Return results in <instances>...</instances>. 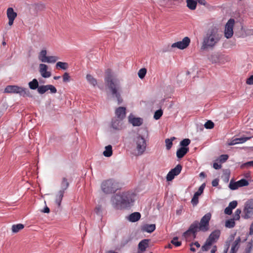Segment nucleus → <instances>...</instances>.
I'll list each match as a JSON object with an SVG mask.
<instances>
[{"label": "nucleus", "instance_id": "f257e3e1", "mask_svg": "<svg viewBox=\"0 0 253 253\" xmlns=\"http://www.w3.org/2000/svg\"><path fill=\"white\" fill-rule=\"evenodd\" d=\"M134 197L135 194L131 192H120L111 197V202L113 207L116 210L127 209L132 206Z\"/></svg>", "mask_w": 253, "mask_h": 253}, {"label": "nucleus", "instance_id": "f03ea898", "mask_svg": "<svg viewBox=\"0 0 253 253\" xmlns=\"http://www.w3.org/2000/svg\"><path fill=\"white\" fill-rule=\"evenodd\" d=\"M211 216V213L209 212L202 217L200 222L195 220L190 225L188 230L183 233L182 236L187 238L192 234L193 238L195 239L198 232H206L208 231L210 229L209 222Z\"/></svg>", "mask_w": 253, "mask_h": 253}, {"label": "nucleus", "instance_id": "7ed1b4c3", "mask_svg": "<svg viewBox=\"0 0 253 253\" xmlns=\"http://www.w3.org/2000/svg\"><path fill=\"white\" fill-rule=\"evenodd\" d=\"M104 81L105 85L109 90L112 97L117 99L118 104H122L123 99L121 96L122 87L120 82L118 79L113 78L109 69L106 71Z\"/></svg>", "mask_w": 253, "mask_h": 253}, {"label": "nucleus", "instance_id": "20e7f679", "mask_svg": "<svg viewBox=\"0 0 253 253\" xmlns=\"http://www.w3.org/2000/svg\"><path fill=\"white\" fill-rule=\"evenodd\" d=\"M221 35L219 34L218 29L215 26H211L207 32L204 37L201 49L205 50L213 47L220 41Z\"/></svg>", "mask_w": 253, "mask_h": 253}, {"label": "nucleus", "instance_id": "39448f33", "mask_svg": "<svg viewBox=\"0 0 253 253\" xmlns=\"http://www.w3.org/2000/svg\"><path fill=\"white\" fill-rule=\"evenodd\" d=\"M4 92L18 94L23 97H29L32 98H34V96L31 93L28 88L16 85H9L6 86L4 89Z\"/></svg>", "mask_w": 253, "mask_h": 253}, {"label": "nucleus", "instance_id": "423d86ee", "mask_svg": "<svg viewBox=\"0 0 253 253\" xmlns=\"http://www.w3.org/2000/svg\"><path fill=\"white\" fill-rule=\"evenodd\" d=\"M101 188L106 194L114 193L119 189V183L113 179H109L102 182Z\"/></svg>", "mask_w": 253, "mask_h": 253}, {"label": "nucleus", "instance_id": "0eeeda50", "mask_svg": "<svg viewBox=\"0 0 253 253\" xmlns=\"http://www.w3.org/2000/svg\"><path fill=\"white\" fill-rule=\"evenodd\" d=\"M133 143L136 145V149L138 155H142L146 150V142L145 138L141 135H138L134 138Z\"/></svg>", "mask_w": 253, "mask_h": 253}, {"label": "nucleus", "instance_id": "6e6552de", "mask_svg": "<svg viewBox=\"0 0 253 253\" xmlns=\"http://www.w3.org/2000/svg\"><path fill=\"white\" fill-rule=\"evenodd\" d=\"M234 24L235 20L230 18L225 24L224 36L227 39H230L233 36Z\"/></svg>", "mask_w": 253, "mask_h": 253}, {"label": "nucleus", "instance_id": "1a4fd4ad", "mask_svg": "<svg viewBox=\"0 0 253 253\" xmlns=\"http://www.w3.org/2000/svg\"><path fill=\"white\" fill-rule=\"evenodd\" d=\"M253 200L250 199L248 200L245 204L244 209V215L243 217L245 219L249 218L253 213Z\"/></svg>", "mask_w": 253, "mask_h": 253}, {"label": "nucleus", "instance_id": "9d476101", "mask_svg": "<svg viewBox=\"0 0 253 253\" xmlns=\"http://www.w3.org/2000/svg\"><path fill=\"white\" fill-rule=\"evenodd\" d=\"M182 166L180 164H178L176 166L172 169L168 173L166 179L168 181H170L173 180L175 176L178 175L181 172Z\"/></svg>", "mask_w": 253, "mask_h": 253}, {"label": "nucleus", "instance_id": "9b49d317", "mask_svg": "<svg viewBox=\"0 0 253 253\" xmlns=\"http://www.w3.org/2000/svg\"><path fill=\"white\" fill-rule=\"evenodd\" d=\"M190 43V38L188 37H185L183 39L182 41L172 43L171 47L172 48L177 47L180 49H184L189 46Z\"/></svg>", "mask_w": 253, "mask_h": 253}, {"label": "nucleus", "instance_id": "f8f14e48", "mask_svg": "<svg viewBox=\"0 0 253 253\" xmlns=\"http://www.w3.org/2000/svg\"><path fill=\"white\" fill-rule=\"evenodd\" d=\"M48 90H50L51 93H55L57 92L56 87L51 84L39 85L37 89L38 93L41 94L45 93Z\"/></svg>", "mask_w": 253, "mask_h": 253}, {"label": "nucleus", "instance_id": "ddd939ff", "mask_svg": "<svg viewBox=\"0 0 253 253\" xmlns=\"http://www.w3.org/2000/svg\"><path fill=\"white\" fill-rule=\"evenodd\" d=\"M220 231L219 230H215L212 231L207 239L206 241L210 242L211 244H213L216 242L219 238Z\"/></svg>", "mask_w": 253, "mask_h": 253}, {"label": "nucleus", "instance_id": "4468645a", "mask_svg": "<svg viewBox=\"0 0 253 253\" xmlns=\"http://www.w3.org/2000/svg\"><path fill=\"white\" fill-rule=\"evenodd\" d=\"M48 66L44 64H40L39 65V72L41 76L44 78H49L51 76V73L47 71Z\"/></svg>", "mask_w": 253, "mask_h": 253}, {"label": "nucleus", "instance_id": "2eb2a0df", "mask_svg": "<svg viewBox=\"0 0 253 253\" xmlns=\"http://www.w3.org/2000/svg\"><path fill=\"white\" fill-rule=\"evenodd\" d=\"M115 114L117 119L123 120L126 115V108L125 107H119L116 109Z\"/></svg>", "mask_w": 253, "mask_h": 253}, {"label": "nucleus", "instance_id": "dca6fc26", "mask_svg": "<svg viewBox=\"0 0 253 253\" xmlns=\"http://www.w3.org/2000/svg\"><path fill=\"white\" fill-rule=\"evenodd\" d=\"M223 55L219 53H214L211 54L208 57V59L212 63H216L221 61L223 58Z\"/></svg>", "mask_w": 253, "mask_h": 253}, {"label": "nucleus", "instance_id": "f3484780", "mask_svg": "<svg viewBox=\"0 0 253 253\" xmlns=\"http://www.w3.org/2000/svg\"><path fill=\"white\" fill-rule=\"evenodd\" d=\"M122 120L119 119H113L111 122V126L115 130H121L122 128Z\"/></svg>", "mask_w": 253, "mask_h": 253}, {"label": "nucleus", "instance_id": "a211bd4d", "mask_svg": "<svg viewBox=\"0 0 253 253\" xmlns=\"http://www.w3.org/2000/svg\"><path fill=\"white\" fill-rule=\"evenodd\" d=\"M128 121L133 126H139L143 124V119L139 117L131 118L130 116H129Z\"/></svg>", "mask_w": 253, "mask_h": 253}, {"label": "nucleus", "instance_id": "6ab92c4d", "mask_svg": "<svg viewBox=\"0 0 253 253\" xmlns=\"http://www.w3.org/2000/svg\"><path fill=\"white\" fill-rule=\"evenodd\" d=\"M189 148H179L176 151V156L179 159H181L189 152Z\"/></svg>", "mask_w": 253, "mask_h": 253}, {"label": "nucleus", "instance_id": "aec40b11", "mask_svg": "<svg viewBox=\"0 0 253 253\" xmlns=\"http://www.w3.org/2000/svg\"><path fill=\"white\" fill-rule=\"evenodd\" d=\"M251 137H243L241 138H236L231 140L229 143V145H234L239 143H243L246 141L250 139Z\"/></svg>", "mask_w": 253, "mask_h": 253}, {"label": "nucleus", "instance_id": "412c9836", "mask_svg": "<svg viewBox=\"0 0 253 253\" xmlns=\"http://www.w3.org/2000/svg\"><path fill=\"white\" fill-rule=\"evenodd\" d=\"M141 217V214L138 212H134L130 214L128 217V219L129 221L132 222H135L138 221Z\"/></svg>", "mask_w": 253, "mask_h": 253}, {"label": "nucleus", "instance_id": "4be33fe9", "mask_svg": "<svg viewBox=\"0 0 253 253\" xmlns=\"http://www.w3.org/2000/svg\"><path fill=\"white\" fill-rule=\"evenodd\" d=\"M156 229V225L155 224H146L144 225L141 228L143 232H147L148 233L153 232Z\"/></svg>", "mask_w": 253, "mask_h": 253}, {"label": "nucleus", "instance_id": "5701e85b", "mask_svg": "<svg viewBox=\"0 0 253 253\" xmlns=\"http://www.w3.org/2000/svg\"><path fill=\"white\" fill-rule=\"evenodd\" d=\"M149 240L144 239L140 241L138 244V249L142 252H144L146 249L148 247Z\"/></svg>", "mask_w": 253, "mask_h": 253}, {"label": "nucleus", "instance_id": "b1692460", "mask_svg": "<svg viewBox=\"0 0 253 253\" xmlns=\"http://www.w3.org/2000/svg\"><path fill=\"white\" fill-rule=\"evenodd\" d=\"M6 13L8 19H15L17 16V13L14 11L12 7L8 8Z\"/></svg>", "mask_w": 253, "mask_h": 253}, {"label": "nucleus", "instance_id": "393cba45", "mask_svg": "<svg viewBox=\"0 0 253 253\" xmlns=\"http://www.w3.org/2000/svg\"><path fill=\"white\" fill-rule=\"evenodd\" d=\"M28 85L31 89L35 90L38 89L39 86L38 81L36 79H34L28 83Z\"/></svg>", "mask_w": 253, "mask_h": 253}, {"label": "nucleus", "instance_id": "a878e982", "mask_svg": "<svg viewBox=\"0 0 253 253\" xmlns=\"http://www.w3.org/2000/svg\"><path fill=\"white\" fill-rule=\"evenodd\" d=\"M187 6L190 10H195L196 8L197 1L196 0H186Z\"/></svg>", "mask_w": 253, "mask_h": 253}, {"label": "nucleus", "instance_id": "bb28decb", "mask_svg": "<svg viewBox=\"0 0 253 253\" xmlns=\"http://www.w3.org/2000/svg\"><path fill=\"white\" fill-rule=\"evenodd\" d=\"M64 192L63 190H59L58 194L56 195L55 202L57 204L58 207H60L61 203L64 196Z\"/></svg>", "mask_w": 253, "mask_h": 253}, {"label": "nucleus", "instance_id": "cd10ccee", "mask_svg": "<svg viewBox=\"0 0 253 253\" xmlns=\"http://www.w3.org/2000/svg\"><path fill=\"white\" fill-rule=\"evenodd\" d=\"M105 150L103 154L104 156L109 157L112 155V147L111 145H107L105 147Z\"/></svg>", "mask_w": 253, "mask_h": 253}, {"label": "nucleus", "instance_id": "c85d7f7f", "mask_svg": "<svg viewBox=\"0 0 253 253\" xmlns=\"http://www.w3.org/2000/svg\"><path fill=\"white\" fill-rule=\"evenodd\" d=\"M132 240V237L130 235L123 237L121 242V247H124L127 245Z\"/></svg>", "mask_w": 253, "mask_h": 253}, {"label": "nucleus", "instance_id": "c756f323", "mask_svg": "<svg viewBox=\"0 0 253 253\" xmlns=\"http://www.w3.org/2000/svg\"><path fill=\"white\" fill-rule=\"evenodd\" d=\"M24 227V225L23 224L19 223L17 224H14L12 226V231L13 233H17L20 230L23 229Z\"/></svg>", "mask_w": 253, "mask_h": 253}, {"label": "nucleus", "instance_id": "7c9ffc66", "mask_svg": "<svg viewBox=\"0 0 253 253\" xmlns=\"http://www.w3.org/2000/svg\"><path fill=\"white\" fill-rule=\"evenodd\" d=\"M69 186V183L67 181V179L65 177H63L62 178L61 184V188L60 190H63L64 192L68 188Z\"/></svg>", "mask_w": 253, "mask_h": 253}, {"label": "nucleus", "instance_id": "2f4dec72", "mask_svg": "<svg viewBox=\"0 0 253 253\" xmlns=\"http://www.w3.org/2000/svg\"><path fill=\"white\" fill-rule=\"evenodd\" d=\"M86 78L88 82L93 86H95L97 84V80L91 75L87 74Z\"/></svg>", "mask_w": 253, "mask_h": 253}, {"label": "nucleus", "instance_id": "473e14b6", "mask_svg": "<svg viewBox=\"0 0 253 253\" xmlns=\"http://www.w3.org/2000/svg\"><path fill=\"white\" fill-rule=\"evenodd\" d=\"M69 67L68 64L66 62H58L56 64V68H60L62 70H66Z\"/></svg>", "mask_w": 253, "mask_h": 253}, {"label": "nucleus", "instance_id": "72a5a7b5", "mask_svg": "<svg viewBox=\"0 0 253 253\" xmlns=\"http://www.w3.org/2000/svg\"><path fill=\"white\" fill-rule=\"evenodd\" d=\"M191 140L189 138H185L180 142V147L189 148L188 146L190 144Z\"/></svg>", "mask_w": 253, "mask_h": 253}, {"label": "nucleus", "instance_id": "f704fd0d", "mask_svg": "<svg viewBox=\"0 0 253 253\" xmlns=\"http://www.w3.org/2000/svg\"><path fill=\"white\" fill-rule=\"evenodd\" d=\"M229 188L232 190H235L237 189L239 187V184H238V181H234L233 179H232L228 186Z\"/></svg>", "mask_w": 253, "mask_h": 253}, {"label": "nucleus", "instance_id": "c9c22d12", "mask_svg": "<svg viewBox=\"0 0 253 253\" xmlns=\"http://www.w3.org/2000/svg\"><path fill=\"white\" fill-rule=\"evenodd\" d=\"M58 60V57L55 56H47V58L42 60V62L55 63Z\"/></svg>", "mask_w": 253, "mask_h": 253}, {"label": "nucleus", "instance_id": "e433bc0d", "mask_svg": "<svg viewBox=\"0 0 253 253\" xmlns=\"http://www.w3.org/2000/svg\"><path fill=\"white\" fill-rule=\"evenodd\" d=\"M235 222L234 219H228L225 222V226L227 228H231L235 226Z\"/></svg>", "mask_w": 253, "mask_h": 253}, {"label": "nucleus", "instance_id": "4c0bfd02", "mask_svg": "<svg viewBox=\"0 0 253 253\" xmlns=\"http://www.w3.org/2000/svg\"><path fill=\"white\" fill-rule=\"evenodd\" d=\"M147 73V69L145 68H141L140 69L138 72V76L139 78L141 79H143Z\"/></svg>", "mask_w": 253, "mask_h": 253}, {"label": "nucleus", "instance_id": "58836bf2", "mask_svg": "<svg viewBox=\"0 0 253 253\" xmlns=\"http://www.w3.org/2000/svg\"><path fill=\"white\" fill-rule=\"evenodd\" d=\"M212 244L210 243V242H208V241H206L205 244L204 245H203L201 247V250L202 252H207L208 251Z\"/></svg>", "mask_w": 253, "mask_h": 253}, {"label": "nucleus", "instance_id": "ea45409f", "mask_svg": "<svg viewBox=\"0 0 253 253\" xmlns=\"http://www.w3.org/2000/svg\"><path fill=\"white\" fill-rule=\"evenodd\" d=\"M163 112L162 109L157 110L154 113V118L156 120L160 119L163 115Z\"/></svg>", "mask_w": 253, "mask_h": 253}, {"label": "nucleus", "instance_id": "a19ab883", "mask_svg": "<svg viewBox=\"0 0 253 253\" xmlns=\"http://www.w3.org/2000/svg\"><path fill=\"white\" fill-rule=\"evenodd\" d=\"M238 184H239V187H242L248 186L249 184V183L247 179L242 178L238 181Z\"/></svg>", "mask_w": 253, "mask_h": 253}, {"label": "nucleus", "instance_id": "79ce46f5", "mask_svg": "<svg viewBox=\"0 0 253 253\" xmlns=\"http://www.w3.org/2000/svg\"><path fill=\"white\" fill-rule=\"evenodd\" d=\"M39 58L42 62V60L47 58L46 56V50L42 49L39 55Z\"/></svg>", "mask_w": 253, "mask_h": 253}, {"label": "nucleus", "instance_id": "37998d69", "mask_svg": "<svg viewBox=\"0 0 253 253\" xmlns=\"http://www.w3.org/2000/svg\"><path fill=\"white\" fill-rule=\"evenodd\" d=\"M214 124L211 120H208L207 121L204 125V126L207 129H211L214 127Z\"/></svg>", "mask_w": 253, "mask_h": 253}, {"label": "nucleus", "instance_id": "c03bdc74", "mask_svg": "<svg viewBox=\"0 0 253 253\" xmlns=\"http://www.w3.org/2000/svg\"><path fill=\"white\" fill-rule=\"evenodd\" d=\"M178 237H174L171 241L170 243L174 245L175 247H179L181 245V242L178 241Z\"/></svg>", "mask_w": 253, "mask_h": 253}, {"label": "nucleus", "instance_id": "a18cd8bd", "mask_svg": "<svg viewBox=\"0 0 253 253\" xmlns=\"http://www.w3.org/2000/svg\"><path fill=\"white\" fill-rule=\"evenodd\" d=\"M205 186H206L205 183L202 184L199 188L197 192H196L194 193V194H195L198 196H200L203 193L204 190L205 188Z\"/></svg>", "mask_w": 253, "mask_h": 253}, {"label": "nucleus", "instance_id": "49530a36", "mask_svg": "<svg viewBox=\"0 0 253 253\" xmlns=\"http://www.w3.org/2000/svg\"><path fill=\"white\" fill-rule=\"evenodd\" d=\"M241 242V238L238 237L236 240L233 242L232 244L231 249H236V248L238 247V249L239 248V244Z\"/></svg>", "mask_w": 253, "mask_h": 253}, {"label": "nucleus", "instance_id": "de8ad7c7", "mask_svg": "<svg viewBox=\"0 0 253 253\" xmlns=\"http://www.w3.org/2000/svg\"><path fill=\"white\" fill-rule=\"evenodd\" d=\"M250 167H253V161H249V162H247L246 163L242 164L240 166V168L242 169H245L246 168H249Z\"/></svg>", "mask_w": 253, "mask_h": 253}, {"label": "nucleus", "instance_id": "09e8293b", "mask_svg": "<svg viewBox=\"0 0 253 253\" xmlns=\"http://www.w3.org/2000/svg\"><path fill=\"white\" fill-rule=\"evenodd\" d=\"M191 202L193 207L197 206L199 203V196L195 194H194V196L192 198Z\"/></svg>", "mask_w": 253, "mask_h": 253}, {"label": "nucleus", "instance_id": "8fccbe9b", "mask_svg": "<svg viewBox=\"0 0 253 253\" xmlns=\"http://www.w3.org/2000/svg\"><path fill=\"white\" fill-rule=\"evenodd\" d=\"M229 156L227 154H222L220 156L219 161L220 163H223L226 162L228 159Z\"/></svg>", "mask_w": 253, "mask_h": 253}, {"label": "nucleus", "instance_id": "3c124183", "mask_svg": "<svg viewBox=\"0 0 253 253\" xmlns=\"http://www.w3.org/2000/svg\"><path fill=\"white\" fill-rule=\"evenodd\" d=\"M165 143L167 149L168 150L170 149L173 144L172 142V140H169V138H167L165 140Z\"/></svg>", "mask_w": 253, "mask_h": 253}, {"label": "nucleus", "instance_id": "603ef678", "mask_svg": "<svg viewBox=\"0 0 253 253\" xmlns=\"http://www.w3.org/2000/svg\"><path fill=\"white\" fill-rule=\"evenodd\" d=\"M63 82L64 83L69 82L70 81L71 77L69 73L65 72L63 75Z\"/></svg>", "mask_w": 253, "mask_h": 253}, {"label": "nucleus", "instance_id": "864d4df0", "mask_svg": "<svg viewBox=\"0 0 253 253\" xmlns=\"http://www.w3.org/2000/svg\"><path fill=\"white\" fill-rule=\"evenodd\" d=\"M241 213V210L240 209H237L235 212L233 218L235 220H238L240 219V214Z\"/></svg>", "mask_w": 253, "mask_h": 253}, {"label": "nucleus", "instance_id": "5fc2aeb1", "mask_svg": "<svg viewBox=\"0 0 253 253\" xmlns=\"http://www.w3.org/2000/svg\"><path fill=\"white\" fill-rule=\"evenodd\" d=\"M45 7V6L44 4L43 3H37L36 4V9L37 10H42L43 9H44Z\"/></svg>", "mask_w": 253, "mask_h": 253}, {"label": "nucleus", "instance_id": "6e6d98bb", "mask_svg": "<svg viewBox=\"0 0 253 253\" xmlns=\"http://www.w3.org/2000/svg\"><path fill=\"white\" fill-rule=\"evenodd\" d=\"M94 212L99 215H101L102 214V207L101 206L98 205L94 209Z\"/></svg>", "mask_w": 253, "mask_h": 253}, {"label": "nucleus", "instance_id": "4d7b16f0", "mask_svg": "<svg viewBox=\"0 0 253 253\" xmlns=\"http://www.w3.org/2000/svg\"><path fill=\"white\" fill-rule=\"evenodd\" d=\"M238 203L236 201H233L229 203L228 206L232 210L236 208Z\"/></svg>", "mask_w": 253, "mask_h": 253}, {"label": "nucleus", "instance_id": "13d9d810", "mask_svg": "<svg viewBox=\"0 0 253 253\" xmlns=\"http://www.w3.org/2000/svg\"><path fill=\"white\" fill-rule=\"evenodd\" d=\"M197 3L198 2L200 4L203 5L209 8L210 5L205 0H196Z\"/></svg>", "mask_w": 253, "mask_h": 253}, {"label": "nucleus", "instance_id": "bf43d9fd", "mask_svg": "<svg viewBox=\"0 0 253 253\" xmlns=\"http://www.w3.org/2000/svg\"><path fill=\"white\" fill-rule=\"evenodd\" d=\"M232 209L229 206L226 207L224 210V213L227 215H231L232 213Z\"/></svg>", "mask_w": 253, "mask_h": 253}, {"label": "nucleus", "instance_id": "052dcab7", "mask_svg": "<svg viewBox=\"0 0 253 253\" xmlns=\"http://www.w3.org/2000/svg\"><path fill=\"white\" fill-rule=\"evenodd\" d=\"M246 83L250 85L253 84V75H251L248 79H247Z\"/></svg>", "mask_w": 253, "mask_h": 253}, {"label": "nucleus", "instance_id": "680f3d73", "mask_svg": "<svg viewBox=\"0 0 253 253\" xmlns=\"http://www.w3.org/2000/svg\"><path fill=\"white\" fill-rule=\"evenodd\" d=\"M219 179L218 178H215L213 179L212 181V186L213 187H216L218 185Z\"/></svg>", "mask_w": 253, "mask_h": 253}, {"label": "nucleus", "instance_id": "e2e57ef3", "mask_svg": "<svg viewBox=\"0 0 253 253\" xmlns=\"http://www.w3.org/2000/svg\"><path fill=\"white\" fill-rule=\"evenodd\" d=\"M213 168L215 169H221V165L217 163H214L213 164Z\"/></svg>", "mask_w": 253, "mask_h": 253}, {"label": "nucleus", "instance_id": "0e129e2a", "mask_svg": "<svg viewBox=\"0 0 253 253\" xmlns=\"http://www.w3.org/2000/svg\"><path fill=\"white\" fill-rule=\"evenodd\" d=\"M193 245H195L197 248L200 247V244L197 241H196L194 243H191V244H190V246H193Z\"/></svg>", "mask_w": 253, "mask_h": 253}, {"label": "nucleus", "instance_id": "69168bd1", "mask_svg": "<svg viewBox=\"0 0 253 253\" xmlns=\"http://www.w3.org/2000/svg\"><path fill=\"white\" fill-rule=\"evenodd\" d=\"M42 211L44 213H48L50 212V209L47 206H45V207Z\"/></svg>", "mask_w": 253, "mask_h": 253}, {"label": "nucleus", "instance_id": "338daca9", "mask_svg": "<svg viewBox=\"0 0 253 253\" xmlns=\"http://www.w3.org/2000/svg\"><path fill=\"white\" fill-rule=\"evenodd\" d=\"M217 251V246L214 245L212 247V249L211 251V253H215Z\"/></svg>", "mask_w": 253, "mask_h": 253}, {"label": "nucleus", "instance_id": "774afa93", "mask_svg": "<svg viewBox=\"0 0 253 253\" xmlns=\"http://www.w3.org/2000/svg\"><path fill=\"white\" fill-rule=\"evenodd\" d=\"M253 234V223L251 225L250 228V234Z\"/></svg>", "mask_w": 253, "mask_h": 253}]
</instances>
